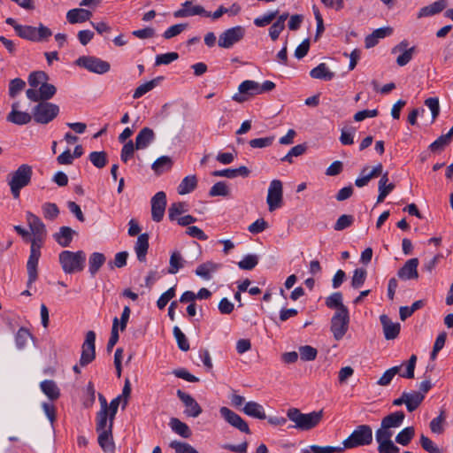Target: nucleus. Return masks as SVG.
<instances>
[{"instance_id": "nucleus-1", "label": "nucleus", "mask_w": 453, "mask_h": 453, "mask_svg": "<svg viewBox=\"0 0 453 453\" xmlns=\"http://www.w3.org/2000/svg\"><path fill=\"white\" fill-rule=\"evenodd\" d=\"M27 225L33 234L30 245V254L27 262V286H31L38 278L37 266L41 257V249L43 245L47 231L44 223L34 213H26Z\"/></svg>"}, {"instance_id": "nucleus-2", "label": "nucleus", "mask_w": 453, "mask_h": 453, "mask_svg": "<svg viewBox=\"0 0 453 453\" xmlns=\"http://www.w3.org/2000/svg\"><path fill=\"white\" fill-rule=\"evenodd\" d=\"M323 416L322 410L302 413L297 408H290L287 411L288 419L295 423L293 427L302 431H309L316 427L321 422Z\"/></svg>"}, {"instance_id": "nucleus-3", "label": "nucleus", "mask_w": 453, "mask_h": 453, "mask_svg": "<svg viewBox=\"0 0 453 453\" xmlns=\"http://www.w3.org/2000/svg\"><path fill=\"white\" fill-rule=\"evenodd\" d=\"M58 261L65 273L73 274L83 271L86 262V254L82 250L76 252L63 250L58 255Z\"/></svg>"}, {"instance_id": "nucleus-4", "label": "nucleus", "mask_w": 453, "mask_h": 453, "mask_svg": "<svg viewBox=\"0 0 453 453\" xmlns=\"http://www.w3.org/2000/svg\"><path fill=\"white\" fill-rule=\"evenodd\" d=\"M32 174V166L27 164L19 165L9 174L8 185L14 198H19L20 190L30 183Z\"/></svg>"}, {"instance_id": "nucleus-5", "label": "nucleus", "mask_w": 453, "mask_h": 453, "mask_svg": "<svg viewBox=\"0 0 453 453\" xmlns=\"http://www.w3.org/2000/svg\"><path fill=\"white\" fill-rule=\"evenodd\" d=\"M372 442V430L368 425H360L353 430L342 444L346 449H354L361 446L370 445Z\"/></svg>"}, {"instance_id": "nucleus-6", "label": "nucleus", "mask_w": 453, "mask_h": 453, "mask_svg": "<svg viewBox=\"0 0 453 453\" xmlns=\"http://www.w3.org/2000/svg\"><path fill=\"white\" fill-rule=\"evenodd\" d=\"M58 105L47 101L38 103L32 110L33 119L39 124L50 123L58 115Z\"/></svg>"}, {"instance_id": "nucleus-7", "label": "nucleus", "mask_w": 453, "mask_h": 453, "mask_svg": "<svg viewBox=\"0 0 453 453\" xmlns=\"http://www.w3.org/2000/svg\"><path fill=\"white\" fill-rule=\"evenodd\" d=\"M349 323V311H336L331 319V332L336 341L343 338L348 331Z\"/></svg>"}, {"instance_id": "nucleus-8", "label": "nucleus", "mask_w": 453, "mask_h": 453, "mask_svg": "<svg viewBox=\"0 0 453 453\" xmlns=\"http://www.w3.org/2000/svg\"><path fill=\"white\" fill-rule=\"evenodd\" d=\"M75 64L81 67L87 69L89 72L103 74L107 73L111 65L108 62L104 61L98 58L91 56L80 57Z\"/></svg>"}, {"instance_id": "nucleus-9", "label": "nucleus", "mask_w": 453, "mask_h": 453, "mask_svg": "<svg viewBox=\"0 0 453 453\" xmlns=\"http://www.w3.org/2000/svg\"><path fill=\"white\" fill-rule=\"evenodd\" d=\"M266 202L270 211H273L282 206L283 188L280 180H273L271 181Z\"/></svg>"}, {"instance_id": "nucleus-10", "label": "nucleus", "mask_w": 453, "mask_h": 453, "mask_svg": "<svg viewBox=\"0 0 453 453\" xmlns=\"http://www.w3.org/2000/svg\"><path fill=\"white\" fill-rule=\"evenodd\" d=\"M244 35L245 29L241 26L226 29L219 35L218 44L221 48L229 49L234 43L240 42Z\"/></svg>"}, {"instance_id": "nucleus-11", "label": "nucleus", "mask_w": 453, "mask_h": 453, "mask_svg": "<svg viewBox=\"0 0 453 453\" xmlns=\"http://www.w3.org/2000/svg\"><path fill=\"white\" fill-rule=\"evenodd\" d=\"M258 94V82L247 80L242 81L238 87V93L232 96L234 102L239 104L248 101L250 97Z\"/></svg>"}, {"instance_id": "nucleus-12", "label": "nucleus", "mask_w": 453, "mask_h": 453, "mask_svg": "<svg viewBox=\"0 0 453 453\" xmlns=\"http://www.w3.org/2000/svg\"><path fill=\"white\" fill-rule=\"evenodd\" d=\"M96 334L94 331H88L86 334L85 341L82 344V351L80 359V365L86 366L96 357Z\"/></svg>"}, {"instance_id": "nucleus-13", "label": "nucleus", "mask_w": 453, "mask_h": 453, "mask_svg": "<svg viewBox=\"0 0 453 453\" xmlns=\"http://www.w3.org/2000/svg\"><path fill=\"white\" fill-rule=\"evenodd\" d=\"M219 413L221 417L234 428L238 429L242 433L248 434H250L248 423L240 415H238L229 408L225 406L221 407L219 409Z\"/></svg>"}, {"instance_id": "nucleus-14", "label": "nucleus", "mask_w": 453, "mask_h": 453, "mask_svg": "<svg viewBox=\"0 0 453 453\" xmlns=\"http://www.w3.org/2000/svg\"><path fill=\"white\" fill-rule=\"evenodd\" d=\"M166 195L163 191L156 193L151 198V218L155 222H160L165 215Z\"/></svg>"}, {"instance_id": "nucleus-15", "label": "nucleus", "mask_w": 453, "mask_h": 453, "mask_svg": "<svg viewBox=\"0 0 453 453\" xmlns=\"http://www.w3.org/2000/svg\"><path fill=\"white\" fill-rule=\"evenodd\" d=\"M409 42L406 40L402 41L392 49V53H401L396 58V64L399 66L406 65L411 59L415 53V47L408 48Z\"/></svg>"}, {"instance_id": "nucleus-16", "label": "nucleus", "mask_w": 453, "mask_h": 453, "mask_svg": "<svg viewBox=\"0 0 453 453\" xmlns=\"http://www.w3.org/2000/svg\"><path fill=\"white\" fill-rule=\"evenodd\" d=\"M177 395L185 405L184 412L188 417L196 418L202 413L201 406L190 395L179 389L177 390Z\"/></svg>"}, {"instance_id": "nucleus-17", "label": "nucleus", "mask_w": 453, "mask_h": 453, "mask_svg": "<svg viewBox=\"0 0 453 453\" xmlns=\"http://www.w3.org/2000/svg\"><path fill=\"white\" fill-rule=\"evenodd\" d=\"M175 18H185L195 15L210 17L211 12L204 10L201 5H193L192 1H186L182 4V7L173 13Z\"/></svg>"}, {"instance_id": "nucleus-18", "label": "nucleus", "mask_w": 453, "mask_h": 453, "mask_svg": "<svg viewBox=\"0 0 453 453\" xmlns=\"http://www.w3.org/2000/svg\"><path fill=\"white\" fill-rule=\"evenodd\" d=\"M418 259L417 257L411 258L398 270L397 276L403 280H418Z\"/></svg>"}, {"instance_id": "nucleus-19", "label": "nucleus", "mask_w": 453, "mask_h": 453, "mask_svg": "<svg viewBox=\"0 0 453 453\" xmlns=\"http://www.w3.org/2000/svg\"><path fill=\"white\" fill-rule=\"evenodd\" d=\"M19 102H14L12 104V111L7 115V121L12 122L16 125H26L29 123L33 118V114H29L26 111H19Z\"/></svg>"}, {"instance_id": "nucleus-20", "label": "nucleus", "mask_w": 453, "mask_h": 453, "mask_svg": "<svg viewBox=\"0 0 453 453\" xmlns=\"http://www.w3.org/2000/svg\"><path fill=\"white\" fill-rule=\"evenodd\" d=\"M380 320L382 325L384 336L387 340H394L399 335L401 329L399 323L392 322L386 314L380 315Z\"/></svg>"}, {"instance_id": "nucleus-21", "label": "nucleus", "mask_w": 453, "mask_h": 453, "mask_svg": "<svg viewBox=\"0 0 453 453\" xmlns=\"http://www.w3.org/2000/svg\"><path fill=\"white\" fill-rule=\"evenodd\" d=\"M155 133L150 127H143L135 137V149L137 150L146 149L154 140Z\"/></svg>"}, {"instance_id": "nucleus-22", "label": "nucleus", "mask_w": 453, "mask_h": 453, "mask_svg": "<svg viewBox=\"0 0 453 453\" xmlns=\"http://www.w3.org/2000/svg\"><path fill=\"white\" fill-rule=\"evenodd\" d=\"M76 231L69 226H61L58 232L53 234L54 240L63 248L69 247Z\"/></svg>"}, {"instance_id": "nucleus-23", "label": "nucleus", "mask_w": 453, "mask_h": 453, "mask_svg": "<svg viewBox=\"0 0 453 453\" xmlns=\"http://www.w3.org/2000/svg\"><path fill=\"white\" fill-rule=\"evenodd\" d=\"M92 12L82 8H75L67 12L66 19L70 24L83 23L88 20Z\"/></svg>"}, {"instance_id": "nucleus-24", "label": "nucleus", "mask_w": 453, "mask_h": 453, "mask_svg": "<svg viewBox=\"0 0 453 453\" xmlns=\"http://www.w3.org/2000/svg\"><path fill=\"white\" fill-rule=\"evenodd\" d=\"M242 411L252 418H257V419H265L266 415L264 410V407L254 401H250L245 403V405L242 408Z\"/></svg>"}, {"instance_id": "nucleus-25", "label": "nucleus", "mask_w": 453, "mask_h": 453, "mask_svg": "<svg viewBox=\"0 0 453 453\" xmlns=\"http://www.w3.org/2000/svg\"><path fill=\"white\" fill-rule=\"evenodd\" d=\"M149 234L144 233L138 236L135 242L134 250L137 256V259L141 262H143L146 259V255L149 249Z\"/></svg>"}, {"instance_id": "nucleus-26", "label": "nucleus", "mask_w": 453, "mask_h": 453, "mask_svg": "<svg viewBox=\"0 0 453 453\" xmlns=\"http://www.w3.org/2000/svg\"><path fill=\"white\" fill-rule=\"evenodd\" d=\"M98 433V444L102 449L106 453H111L115 449V444L113 441L112 430L102 431Z\"/></svg>"}, {"instance_id": "nucleus-27", "label": "nucleus", "mask_w": 453, "mask_h": 453, "mask_svg": "<svg viewBox=\"0 0 453 453\" xmlns=\"http://www.w3.org/2000/svg\"><path fill=\"white\" fill-rule=\"evenodd\" d=\"M173 161L169 156H161L157 158L151 165V169L157 175H161L163 173L172 169Z\"/></svg>"}, {"instance_id": "nucleus-28", "label": "nucleus", "mask_w": 453, "mask_h": 453, "mask_svg": "<svg viewBox=\"0 0 453 453\" xmlns=\"http://www.w3.org/2000/svg\"><path fill=\"white\" fill-rule=\"evenodd\" d=\"M113 420L114 419H111L109 411H99L96 414V432L108 431V429L111 431L113 426Z\"/></svg>"}, {"instance_id": "nucleus-29", "label": "nucleus", "mask_w": 453, "mask_h": 453, "mask_svg": "<svg viewBox=\"0 0 453 453\" xmlns=\"http://www.w3.org/2000/svg\"><path fill=\"white\" fill-rule=\"evenodd\" d=\"M388 172L384 173L379 180V196L377 197V203H382L387 196L395 188L394 183H388Z\"/></svg>"}, {"instance_id": "nucleus-30", "label": "nucleus", "mask_w": 453, "mask_h": 453, "mask_svg": "<svg viewBox=\"0 0 453 453\" xmlns=\"http://www.w3.org/2000/svg\"><path fill=\"white\" fill-rule=\"evenodd\" d=\"M404 418L405 415L403 411H395L383 418L381 425L384 428L388 429L398 427L402 425Z\"/></svg>"}, {"instance_id": "nucleus-31", "label": "nucleus", "mask_w": 453, "mask_h": 453, "mask_svg": "<svg viewBox=\"0 0 453 453\" xmlns=\"http://www.w3.org/2000/svg\"><path fill=\"white\" fill-rule=\"evenodd\" d=\"M446 6H447L446 0H438L430 5L421 8L418 12V17L422 18V17H427V16L437 14V13L441 12V11H443L446 8Z\"/></svg>"}, {"instance_id": "nucleus-32", "label": "nucleus", "mask_w": 453, "mask_h": 453, "mask_svg": "<svg viewBox=\"0 0 453 453\" xmlns=\"http://www.w3.org/2000/svg\"><path fill=\"white\" fill-rule=\"evenodd\" d=\"M310 75L313 79L331 81L334 77V73L329 70L325 63L319 64L311 69Z\"/></svg>"}, {"instance_id": "nucleus-33", "label": "nucleus", "mask_w": 453, "mask_h": 453, "mask_svg": "<svg viewBox=\"0 0 453 453\" xmlns=\"http://www.w3.org/2000/svg\"><path fill=\"white\" fill-rule=\"evenodd\" d=\"M169 425L174 433H176L177 434L183 438L187 439L192 435V432L186 423L180 421L177 418H172L170 419Z\"/></svg>"}, {"instance_id": "nucleus-34", "label": "nucleus", "mask_w": 453, "mask_h": 453, "mask_svg": "<svg viewBox=\"0 0 453 453\" xmlns=\"http://www.w3.org/2000/svg\"><path fill=\"white\" fill-rule=\"evenodd\" d=\"M405 404L409 411H415L424 400L425 395L420 392H403Z\"/></svg>"}, {"instance_id": "nucleus-35", "label": "nucleus", "mask_w": 453, "mask_h": 453, "mask_svg": "<svg viewBox=\"0 0 453 453\" xmlns=\"http://www.w3.org/2000/svg\"><path fill=\"white\" fill-rule=\"evenodd\" d=\"M42 391L50 399L57 400L60 395V390L54 380H46L40 384Z\"/></svg>"}, {"instance_id": "nucleus-36", "label": "nucleus", "mask_w": 453, "mask_h": 453, "mask_svg": "<svg viewBox=\"0 0 453 453\" xmlns=\"http://www.w3.org/2000/svg\"><path fill=\"white\" fill-rule=\"evenodd\" d=\"M197 186V178L196 175L186 176L179 184L177 191L179 195H187L192 192Z\"/></svg>"}, {"instance_id": "nucleus-37", "label": "nucleus", "mask_w": 453, "mask_h": 453, "mask_svg": "<svg viewBox=\"0 0 453 453\" xmlns=\"http://www.w3.org/2000/svg\"><path fill=\"white\" fill-rule=\"evenodd\" d=\"M220 267V265L208 261L197 266L196 274L205 280L211 278V273L216 272Z\"/></svg>"}, {"instance_id": "nucleus-38", "label": "nucleus", "mask_w": 453, "mask_h": 453, "mask_svg": "<svg viewBox=\"0 0 453 453\" xmlns=\"http://www.w3.org/2000/svg\"><path fill=\"white\" fill-rule=\"evenodd\" d=\"M161 80H163V77L159 76V77H157L150 81L141 84L140 86H138L135 88V90L133 94V98L138 99V98L142 97L143 95H145L146 93L150 92L154 88H156L158 84V81Z\"/></svg>"}, {"instance_id": "nucleus-39", "label": "nucleus", "mask_w": 453, "mask_h": 453, "mask_svg": "<svg viewBox=\"0 0 453 453\" xmlns=\"http://www.w3.org/2000/svg\"><path fill=\"white\" fill-rule=\"evenodd\" d=\"M326 305L330 309H336V311H349L342 303V295L341 292H334L326 297Z\"/></svg>"}, {"instance_id": "nucleus-40", "label": "nucleus", "mask_w": 453, "mask_h": 453, "mask_svg": "<svg viewBox=\"0 0 453 453\" xmlns=\"http://www.w3.org/2000/svg\"><path fill=\"white\" fill-rule=\"evenodd\" d=\"M15 31L21 38L38 42V36L36 35V27L32 26H15Z\"/></svg>"}, {"instance_id": "nucleus-41", "label": "nucleus", "mask_w": 453, "mask_h": 453, "mask_svg": "<svg viewBox=\"0 0 453 453\" xmlns=\"http://www.w3.org/2000/svg\"><path fill=\"white\" fill-rule=\"evenodd\" d=\"M105 259L106 258L103 253L94 252L91 254L88 260V270L91 275H95L98 272L100 267L104 264Z\"/></svg>"}, {"instance_id": "nucleus-42", "label": "nucleus", "mask_w": 453, "mask_h": 453, "mask_svg": "<svg viewBox=\"0 0 453 453\" xmlns=\"http://www.w3.org/2000/svg\"><path fill=\"white\" fill-rule=\"evenodd\" d=\"M185 260L179 251H173L170 257L168 273L175 274L184 266Z\"/></svg>"}, {"instance_id": "nucleus-43", "label": "nucleus", "mask_w": 453, "mask_h": 453, "mask_svg": "<svg viewBox=\"0 0 453 453\" xmlns=\"http://www.w3.org/2000/svg\"><path fill=\"white\" fill-rule=\"evenodd\" d=\"M415 435V429L413 426L403 428L395 436V441L403 446L408 445Z\"/></svg>"}, {"instance_id": "nucleus-44", "label": "nucleus", "mask_w": 453, "mask_h": 453, "mask_svg": "<svg viewBox=\"0 0 453 453\" xmlns=\"http://www.w3.org/2000/svg\"><path fill=\"white\" fill-rule=\"evenodd\" d=\"M424 303L422 300L414 302L411 306H402L399 310L400 319L404 321L407 318L411 317L417 310L423 307Z\"/></svg>"}, {"instance_id": "nucleus-45", "label": "nucleus", "mask_w": 453, "mask_h": 453, "mask_svg": "<svg viewBox=\"0 0 453 453\" xmlns=\"http://www.w3.org/2000/svg\"><path fill=\"white\" fill-rule=\"evenodd\" d=\"M402 365L393 366L388 369L382 376L377 381V384L380 386H388L390 384L391 380L395 377V374L399 373L401 371Z\"/></svg>"}, {"instance_id": "nucleus-46", "label": "nucleus", "mask_w": 453, "mask_h": 453, "mask_svg": "<svg viewBox=\"0 0 453 453\" xmlns=\"http://www.w3.org/2000/svg\"><path fill=\"white\" fill-rule=\"evenodd\" d=\"M94 166L101 169L107 164V154L104 151H93L88 157Z\"/></svg>"}, {"instance_id": "nucleus-47", "label": "nucleus", "mask_w": 453, "mask_h": 453, "mask_svg": "<svg viewBox=\"0 0 453 453\" xmlns=\"http://www.w3.org/2000/svg\"><path fill=\"white\" fill-rule=\"evenodd\" d=\"M49 80V76L42 71L33 72L28 77V83L32 88L40 87Z\"/></svg>"}, {"instance_id": "nucleus-48", "label": "nucleus", "mask_w": 453, "mask_h": 453, "mask_svg": "<svg viewBox=\"0 0 453 453\" xmlns=\"http://www.w3.org/2000/svg\"><path fill=\"white\" fill-rule=\"evenodd\" d=\"M43 217L46 219L54 220L59 215V209L54 203H45L42 206Z\"/></svg>"}, {"instance_id": "nucleus-49", "label": "nucleus", "mask_w": 453, "mask_h": 453, "mask_svg": "<svg viewBox=\"0 0 453 453\" xmlns=\"http://www.w3.org/2000/svg\"><path fill=\"white\" fill-rule=\"evenodd\" d=\"M39 92L42 101L46 102L55 96L57 88L54 85L45 81L39 87Z\"/></svg>"}, {"instance_id": "nucleus-50", "label": "nucleus", "mask_w": 453, "mask_h": 453, "mask_svg": "<svg viewBox=\"0 0 453 453\" xmlns=\"http://www.w3.org/2000/svg\"><path fill=\"white\" fill-rule=\"evenodd\" d=\"M230 193V189L226 183L224 181H219L215 183L210 189V196H227Z\"/></svg>"}, {"instance_id": "nucleus-51", "label": "nucleus", "mask_w": 453, "mask_h": 453, "mask_svg": "<svg viewBox=\"0 0 453 453\" xmlns=\"http://www.w3.org/2000/svg\"><path fill=\"white\" fill-rule=\"evenodd\" d=\"M417 363V356L411 355L410 359L406 363H403L401 365H405V371L400 373V376L406 379L414 378V371Z\"/></svg>"}, {"instance_id": "nucleus-52", "label": "nucleus", "mask_w": 453, "mask_h": 453, "mask_svg": "<svg viewBox=\"0 0 453 453\" xmlns=\"http://www.w3.org/2000/svg\"><path fill=\"white\" fill-rule=\"evenodd\" d=\"M173 335L176 339L178 347L182 351H188L189 349V343L186 335L182 333L179 326H174L173 330Z\"/></svg>"}, {"instance_id": "nucleus-53", "label": "nucleus", "mask_w": 453, "mask_h": 453, "mask_svg": "<svg viewBox=\"0 0 453 453\" xmlns=\"http://www.w3.org/2000/svg\"><path fill=\"white\" fill-rule=\"evenodd\" d=\"M366 270L364 268H357L354 271L352 280H351V286L354 288H360L366 279Z\"/></svg>"}, {"instance_id": "nucleus-54", "label": "nucleus", "mask_w": 453, "mask_h": 453, "mask_svg": "<svg viewBox=\"0 0 453 453\" xmlns=\"http://www.w3.org/2000/svg\"><path fill=\"white\" fill-rule=\"evenodd\" d=\"M170 447L174 449L176 453H199L195 448L186 442L173 441Z\"/></svg>"}, {"instance_id": "nucleus-55", "label": "nucleus", "mask_w": 453, "mask_h": 453, "mask_svg": "<svg viewBox=\"0 0 453 453\" xmlns=\"http://www.w3.org/2000/svg\"><path fill=\"white\" fill-rule=\"evenodd\" d=\"M26 87V82L19 79L15 78L10 81L9 84V96L14 98L19 92H21Z\"/></svg>"}, {"instance_id": "nucleus-56", "label": "nucleus", "mask_w": 453, "mask_h": 453, "mask_svg": "<svg viewBox=\"0 0 453 453\" xmlns=\"http://www.w3.org/2000/svg\"><path fill=\"white\" fill-rule=\"evenodd\" d=\"M354 222V218L352 215L343 214L339 217L336 220L334 228L336 231H342L348 227H349Z\"/></svg>"}, {"instance_id": "nucleus-57", "label": "nucleus", "mask_w": 453, "mask_h": 453, "mask_svg": "<svg viewBox=\"0 0 453 453\" xmlns=\"http://www.w3.org/2000/svg\"><path fill=\"white\" fill-rule=\"evenodd\" d=\"M119 319L114 318L112 321V327H111V337L107 343V351L110 352L113 349V347L116 345V343L119 341Z\"/></svg>"}, {"instance_id": "nucleus-58", "label": "nucleus", "mask_w": 453, "mask_h": 453, "mask_svg": "<svg viewBox=\"0 0 453 453\" xmlns=\"http://www.w3.org/2000/svg\"><path fill=\"white\" fill-rule=\"evenodd\" d=\"M257 256L250 254L245 256L243 259L238 263V266L242 270H251L257 265Z\"/></svg>"}, {"instance_id": "nucleus-59", "label": "nucleus", "mask_w": 453, "mask_h": 453, "mask_svg": "<svg viewBox=\"0 0 453 453\" xmlns=\"http://www.w3.org/2000/svg\"><path fill=\"white\" fill-rule=\"evenodd\" d=\"M425 105L431 111L432 122H434L440 113V104L437 97H429L425 100Z\"/></svg>"}, {"instance_id": "nucleus-60", "label": "nucleus", "mask_w": 453, "mask_h": 453, "mask_svg": "<svg viewBox=\"0 0 453 453\" xmlns=\"http://www.w3.org/2000/svg\"><path fill=\"white\" fill-rule=\"evenodd\" d=\"M299 354L302 360L311 361L316 358L318 351L315 348L305 345L299 348Z\"/></svg>"}, {"instance_id": "nucleus-61", "label": "nucleus", "mask_w": 453, "mask_h": 453, "mask_svg": "<svg viewBox=\"0 0 453 453\" xmlns=\"http://www.w3.org/2000/svg\"><path fill=\"white\" fill-rule=\"evenodd\" d=\"M391 437L392 432L388 428H384L382 425H380V427L375 433V438L379 445L392 441Z\"/></svg>"}, {"instance_id": "nucleus-62", "label": "nucleus", "mask_w": 453, "mask_h": 453, "mask_svg": "<svg viewBox=\"0 0 453 453\" xmlns=\"http://www.w3.org/2000/svg\"><path fill=\"white\" fill-rule=\"evenodd\" d=\"M186 211V204L182 202L173 203L168 209V216L171 220L176 219V217Z\"/></svg>"}, {"instance_id": "nucleus-63", "label": "nucleus", "mask_w": 453, "mask_h": 453, "mask_svg": "<svg viewBox=\"0 0 453 453\" xmlns=\"http://www.w3.org/2000/svg\"><path fill=\"white\" fill-rule=\"evenodd\" d=\"M179 58V54L176 52H168L165 54H160L156 57L155 65H169L170 63L177 60Z\"/></svg>"}, {"instance_id": "nucleus-64", "label": "nucleus", "mask_w": 453, "mask_h": 453, "mask_svg": "<svg viewBox=\"0 0 453 453\" xmlns=\"http://www.w3.org/2000/svg\"><path fill=\"white\" fill-rule=\"evenodd\" d=\"M421 447L428 453H441V449L424 434L420 437Z\"/></svg>"}]
</instances>
